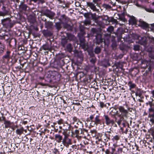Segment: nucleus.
I'll list each match as a JSON object with an SVG mask.
<instances>
[{
  "label": "nucleus",
  "instance_id": "1",
  "mask_svg": "<svg viewBox=\"0 0 154 154\" xmlns=\"http://www.w3.org/2000/svg\"><path fill=\"white\" fill-rule=\"evenodd\" d=\"M120 113L118 111L116 112V115L119 117H122V118L124 117H126L128 114V110L125 109L123 106H120L118 107Z\"/></svg>",
  "mask_w": 154,
  "mask_h": 154
},
{
  "label": "nucleus",
  "instance_id": "2",
  "mask_svg": "<svg viewBox=\"0 0 154 154\" xmlns=\"http://www.w3.org/2000/svg\"><path fill=\"white\" fill-rule=\"evenodd\" d=\"M43 14L50 19H52L55 15V14L49 11H46L43 13Z\"/></svg>",
  "mask_w": 154,
  "mask_h": 154
},
{
  "label": "nucleus",
  "instance_id": "3",
  "mask_svg": "<svg viewBox=\"0 0 154 154\" xmlns=\"http://www.w3.org/2000/svg\"><path fill=\"white\" fill-rule=\"evenodd\" d=\"M11 52L10 51L8 50L6 52V54L3 56V60L4 62H8L11 58L10 54Z\"/></svg>",
  "mask_w": 154,
  "mask_h": 154
},
{
  "label": "nucleus",
  "instance_id": "4",
  "mask_svg": "<svg viewBox=\"0 0 154 154\" xmlns=\"http://www.w3.org/2000/svg\"><path fill=\"white\" fill-rule=\"evenodd\" d=\"M104 116L105 120L106 123L107 125H109L110 124L113 125L114 124V120L111 119L108 115H104Z\"/></svg>",
  "mask_w": 154,
  "mask_h": 154
},
{
  "label": "nucleus",
  "instance_id": "5",
  "mask_svg": "<svg viewBox=\"0 0 154 154\" xmlns=\"http://www.w3.org/2000/svg\"><path fill=\"white\" fill-rule=\"evenodd\" d=\"M138 25L144 29L147 28L149 27V25L147 23L141 20H139Z\"/></svg>",
  "mask_w": 154,
  "mask_h": 154
},
{
  "label": "nucleus",
  "instance_id": "6",
  "mask_svg": "<svg viewBox=\"0 0 154 154\" xmlns=\"http://www.w3.org/2000/svg\"><path fill=\"white\" fill-rule=\"evenodd\" d=\"M1 22L3 25H9L10 24L11 20L9 18H8L2 20Z\"/></svg>",
  "mask_w": 154,
  "mask_h": 154
},
{
  "label": "nucleus",
  "instance_id": "7",
  "mask_svg": "<svg viewBox=\"0 0 154 154\" xmlns=\"http://www.w3.org/2000/svg\"><path fill=\"white\" fill-rule=\"evenodd\" d=\"M101 120L100 119V116L97 115L95 118L94 120L93 121V122H94V125H97L100 122Z\"/></svg>",
  "mask_w": 154,
  "mask_h": 154
},
{
  "label": "nucleus",
  "instance_id": "8",
  "mask_svg": "<svg viewBox=\"0 0 154 154\" xmlns=\"http://www.w3.org/2000/svg\"><path fill=\"white\" fill-rule=\"evenodd\" d=\"M4 124L5 125V128H6L10 127L12 123L10 121L4 120Z\"/></svg>",
  "mask_w": 154,
  "mask_h": 154
},
{
  "label": "nucleus",
  "instance_id": "9",
  "mask_svg": "<svg viewBox=\"0 0 154 154\" xmlns=\"http://www.w3.org/2000/svg\"><path fill=\"white\" fill-rule=\"evenodd\" d=\"M137 21L134 17H132L129 20V22L131 24L133 25L136 24Z\"/></svg>",
  "mask_w": 154,
  "mask_h": 154
},
{
  "label": "nucleus",
  "instance_id": "10",
  "mask_svg": "<svg viewBox=\"0 0 154 154\" xmlns=\"http://www.w3.org/2000/svg\"><path fill=\"white\" fill-rule=\"evenodd\" d=\"M55 138L56 140L58 143H60L61 142L62 139V136L56 134L55 135Z\"/></svg>",
  "mask_w": 154,
  "mask_h": 154
},
{
  "label": "nucleus",
  "instance_id": "11",
  "mask_svg": "<svg viewBox=\"0 0 154 154\" xmlns=\"http://www.w3.org/2000/svg\"><path fill=\"white\" fill-rule=\"evenodd\" d=\"M150 107L148 109V114L149 115H154V108L152 107L151 104H150Z\"/></svg>",
  "mask_w": 154,
  "mask_h": 154
},
{
  "label": "nucleus",
  "instance_id": "12",
  "mask_svg": "<svg viewBox=\"0 0 154 154\" xmlns=\"http://www.w3.org/2000/svg\"><path fill=\"white\" fill-rule=\"evenodd\" d=\"M63 144L67 146H68L69 145H71L72 144L71 140V139L68 138L67 140L65 141L63 143Z\"/></svg>",
  "mask_w": 154,
  "mask_h": 154
},
{
  "label": "nucleus",
  "instance_id": "13",
  "mask_svg": "<svg viewBox=\"0 0 154 154\" xmlns=\"http://www.w3.org/2000/svg\"><path fill=\"white\" fill-rule=\"evenodd\" d=\"M87 5L88 6H89L91 9L93 10V11H96V8L95 5L91 2H88V3Z\"/></svg>",
  "mask_w": 154,
  "mask_h": 154
},
{
  "label": "nucleus",
  "instance_id": "14",
  "mask_svg": "<svg viewBox=\"0 0 154 154\" xmlns=\"http://www.w3.org/2000/svg\"><path fill=\"white\" fill-rule=\"evenodd\" d=\"M45 24L46 27L48 28H51L53 26V23L51 22L46 21Z\"/></svg>",
  "mask_w": 154,
  "mask_h": 154
},
{
  "label": "nucleus",
  "instance_id": "15",
  "mask_svg": "<svg viewBox=\"0 0 154 154\" xmlns=\"http://www.w3.org/2000/svg\"><path fill=\"white\" fill-rule=\"evenodd\" d=\"M54 79H55L57 80L60 79L61 77V75L59 73L55 72H54Z\"/></svg>",
  "mask_w": 154,
  "mask_h": 154
},
{
  "label": "nucleus",
  "instance_id": "16",
  "mask_svg": "<svg viewBox=\"0 0 154 154\" xmlns=\"http://www.w3.org/2000/svg\"><path fill=\"white\" fill-rule=\"evenodd\" d=\"M24 131L23 128V127L21 128L20 129H17L16 130V133L17 134L20 135L23 133Z\"/></svg>",
  "mask_w": 154,
  "mask_h": 154
},
{
  "label": "nucleus",
  "instance_id": "17",
  "mask_svg": "<svg viewBox=\"0 0 154 154\" xmlns=\"http://www.w3.org/2000/svg\"><path fill=\"white\" fill-rule=\"evenodd\" d=\"M148 118H149V121L152 124H154V115H148Z\"/></svg>",
  "mask_w": 154,
  "mask_h": 154
},
{
  "label": "nucleus",
  "instance_id": "18",
  "mask_svg": "<svg viewBox=\"0 0 154 154\" xmlns=\"http://www.w3.org/2000/svg\"><path fill=\"white\" fill-rule=\"evenodd\" d=\"M66 49L69 52H71L72 49V47L70 44H69L66 46Z\"/></svg>",
  "mask_w": 154,
  "mask_h": 154
},
{
  "label": "nucleus",
  "instance_id": "19",
  "mask_svg": "<svg viewBox=\"0 0 154 154\" xmlns=\"http://www.w3.org/2000/svg\"><path fill=\"white\" fill-rule=\"evenodd\" d=\"M5 48L4 45L0 42V53H2L4 52V50Z\"/></svg>",
  "mask_w": 154,
  "mask_h": 154
},
{
  "label": "nucleus",
  "instance_id": "20",
  "mask_svg": "<svg viewBox=\"0 0 154 154\" xmlns=\"http://www.w3.org/2000/svg\"><path fill=\"white\" fill-rule=\"evenodd\" d=\"M128 85L130 87V90H131V89L134 88L136 86V85L134 83H132L131 82H129L128 83Z\"/></svg>",
  "mask_w": 154,
  "mask_h": 154
},
{
  "label": "nucleus",
  "instance_id": "21",
  "mask_svg": "<svg viewBox=\"0 0 154 154\" xmlns=\"http://www.w3.org/2000/svg\"><path fill=\"white\" fill-rule=\"evenodd\" d=\"M120 138V136L119 135H116L114 136L112 138L113 141H117L119 140Z\"/></svg>",
  "mask_w": 154,
  "mask_h": 154
},
{
  "label": "nucleus",
  "instance_id": "22",
  "mask_svg": "<svg viewBox=\"0 0 154 154\" xmlns=\"http://www.w3.org/2000/svg\"><path fill=\"white\" fill-rule=\"evenodd\" d=\"M55 26L58 30H59L61 28V24L59 22L56 23Z\"/></svg>",
  "mask_w": 154,
  "mask_h": 154
},
{
  "label": "nucleus",
  "instance_id": "23",
  "mask_svg": "<svg viewBox=\"0 0 154 154\" xmlns=\"http://www.w3.org/2000/svg\"><path fill=\"white\" fill-rule=\"evenodd\" d=\"M69 132H68V130L67 129L63 130V131L62 133V134L64 135H69Z\"/></svg>",
  "mask_w": 154,
  "mask_h": 154
},
{
  "label": "nucleus",
  "instance_id": "24",
  "mask_svg": "<svg viewBox=\"0 0 154 154\" xmlns=\"http://www.w3.org/2000/svg\"><path fill=\"white\" fill-rule=\"evenodd\" d=\"M107 31L110 32H111L113 30V28L112 26L109 27L107 29Z\"/></svg>",
  "mask_w": 154,
  "mask_h": 154
},
{
  "label": "nucleus",
  "instance_id": "25",
  "mask_svg": "<svg viewBox=\"0 0 154 154\" xmlns=\"http://www.w3.org/2000/svg\"><path fill=\"white\" fill-rule=\"evenodd\" d=\"M43 49L44 50H48L50 49L48 45H45L43 46Z\"/></svg>",
  "mask_w": 154,
  "mask_h": 154
},
{
  "label": "nucleus",
  "instance_id": "26",
  "mask_svg": "<svg viewBox=\"0 0 154 154\" xmlns=\"http://www.w3.org/2000/svg\"><path fill=\"white\" fill-rule=\"evenodd\" d=\"M145 9L147 12H152L154 13V10L150 8H145Z\"/></svg>",
  "mask_w": 154,
  "mask_h": 154
},
{
  "label": "nucleus",
  "instance_id": "27",
  "mask_svg": "<svg viewBox=\"0 0 154 154\" xmlns=\"http://www.w3.org/2000/svg\"><path fill=\"white\" fill-rule=\"evenodd\" d=\"M100 51V49L99 48H96L95 50V52L97 54L99 53Z\"/></svg>",
  "mask_w": 154,
  "mask_h": 154
},
{
  "label": "nucleus",
  "instance_id": "28",
  "mask_svg": "<svg viewBox=\"0 0 154 154\" xmlns=\"http://www.w3.org/2000/svg\"><path fill=\"white\" fill-rule=\"evenodd\" d=\"M100 107L101 108H103L104 107H105L106 106V105L103 102H100Z\"/></svg>",
  "mask_w": 154,
  "mask_h": 154
},
{
  "label": "nucleus",
  "instance_id": "29",
  "mask_svg": "<svg viewBox=\"0 0 154 154\" xmlns=\"http://www.w3.org/2000/svg\"><path fill=\"white\" fill-rule=\"evenodd\" d=\"M3 12H6V14H7L8 13V11L6 10V8L5 6H3L2 8Z\"/></svg>",
  "mask_w": 154,
  "mask_h": 154
},
{
  "label": "nucleus",
  "instance_id": "30",
  "mask_svg": "<svg viewBox=\"0 0 154 154\" xmlns=\"http://www.w3.org/2000/svg\"><path fill=\"white\" fill-rule=\"evenodd\" d=\"M76 124L77 125H75V126L77 128H78L79 127L78 125L82 126V122H79V120H78V122H77L76 123Z\"/></svg>",
  "mask_w": 154,
  "mask_h": 154
},
{
  "label": "nucleus",
  "instance_id": "31",
  "mask_svg": "<svg viewBox=\"0 0 154 154\" xmlns=\"http://www.w3.org/2000/svg\"><path fill=\"white\" fill-rule=\"evenodd\" d=\"M69 135H64V137L63 139V140L62 141V143H63L65 141H66V140H67V139H68V137L69 136Z\"/></svg>",
  "mask_w": 154,
  "mask_h": 154
},
{
  "label": "nucleus",
  "instance_id": "32",
  "mask_svg": "<svg viewBox=\"0 0 154 154\" xmlns=\"http://www.w3.org/2000/svg\"><path fill=\"white\" fill-rule=\"evenodd\" d=\"M124 119V118H122V117H120V119L117 122V123L119 125H120L122 121Z\"/></svg>",
  "mask_w": 154,
  "mask_h": 154
},
{
  "label": "nucleus",
  "instance_id": "33",
  "mask_svg": "<svg viewBox=\"0 0 154 154\" xmlns=\"http://www.w3.org/2000/svg\"><path fill=\"white\" fill-rule=\"evenodd\" d=\"M134 49L135 51H137L139 49V46L138 45H135L134 46Z\"/></svg>",
  "mask_w": 154,
  "mask_h": 154
},
{
  "label": "nucleus",
  "instance_id": "34",
  "mask_svg": "<svg viewBox=\"0 0 154 154\" xmlns=\"http://www.w3.org/2000/svg\"><path fill=\"white\" fill-rule=\"evenodd\" d=\"M94 115H91L89 117V118L90 119V120L91 121V122H93V121L94 120Z\"/></svg>",
  "mask_w": 154,
  "mask_h": 154
},
{
  "label": "nucleus",
  "instance_id": "35",
  "mask_svg": "<svg viewBox=\"0 0 154 154\" xmlns=\"http://www.w3.org/2000/svg\"><path fill=\"white\" fill-rule=\"evenodd\" d=\"M63 120L62 119H60L59 120H58V121L57 122V123L58 124L60 125L62 124H63Z\"/></svg>",
  "mask_w": 154,
  "mask_h": 154
},
{
  "label": "nucleus",
  "instance_id": "36",
  "mask_svg": "<svg viewBox=\"0 0 154 154\" xmlns=\"http://www.w3.org/2000/svg\"><path fill=\"white\" fill-rule=\"evenodd\" d=\"M6 12H3L2 11H0V16H4L6 15Z\"/></svg>",
  "mask_w": 154,
  "mask_h": 154
},
{
  "label": "nucleus",
  "instance_id": "37",
  "mask_svg": "<svg viewBox=\"0 0 154 154\" xmlns=\"http://www.w3.org/2000/svg\"><path fill=\"white\" fill-rule=\"evenodd\" d=\"M61 42L63 45L64 46V45L67 42L65 39H63L62 40Z\"/></svg>",
  "mask_w": 154,
  "mask_h": 154
},
{
  "label": "nucleus",
  "instance_id": "38",
  "mask_svg": "<svg viewBox=\"0 0 154 154\" xmlns=\"http://www.w3.org/2000/svg\"><path fill=\"white\" fill-rule=\"evenodd\" d=\"M105 152L106 154H112L111 152H110L109 150L108 149H107Z\"/></svg>",
  "mask_w": 154,
  "mask_h": 154
},
{
  "label": "nucleus",
  "instance_id": "39",
  "mask_svg": "<svg viewBox=\"0 0 154 154\" xmlns=\"http://www.w3.org/2000/svg\"><path fill=\"white\" fill-rule=\"evenodd\" d=\"M92 17L93 18V19H94V20H97V17H96L95 15H92Z\"/></svg>",
  "mask_w": 154,
  "mask_h": 154
},
{
  "label": "nucleus",
  "instance_id": "40",
  "mask_svg": "<svg viewBox=\"0 0 154 154\" xmlns=\"http://www.w3.org/2000/svg\"><path fill=\"white\" fill-rule=\"evenodd\" d=\"M73 120L74 121V122H78V119H77V118L76 117H74L73 118Z\"/></svg>",
  "mask_w": 154,
  "mask_h": 154
},
{
  "label": "nucleus",
  "instance_id": "41",
  "mask_svg": "<svg viewBox=\"0 0 154 154\" xmlns=\"http://www.w3.org/2000/svg\"><path fill=\"white\" fill-rule=\"evenodd\" d=\"M75 133L77 135H79V131L78 130H75Z\"/></svg>",
  "mask_w": 154,
  "mask_h": 154
},
{
  "label": "nucleus",
  "instance_id": "42",
  "mask_svg": "<svg viewBox=\"0 0 154 154\" xmlns=\"http://www.w3.org/2000/svg\"><path fill=\"white\" fill-rule=\"evenodd\" d=\"M90 23V21H87L85 22V24L86 25L87 24H89Z\"/></svg>",
  "mask_w": 154,
  "mask_h": 154
},
{
  "label": "nucleus",
  "instance_id": "43",
  "mask_svg": "<svg viewBox=\"0 0 154 154\" xmlns=\"http://www.w3.org/2000/svg\"><path fill=\"white\" fill-rule=\"evenodd\" d=\"M112 152H111L112 154H113L114 153V151H115V148H112Z\"/></svg>",
  "mask_w": 154,
  "mask_h": 154
},
{
  "label": "nucleus",
  "instance_id": "44",
  "mask_svg": "<svg viewBox=\"0 0 154 154\" xmlns=\"http://www.w3.org/2000/svg\"><path fill=\"white\" fill-rule=\"evenodd\" d=\"M40 2L43 3L45 2V0H38Z\"/></svg>",
  "mask_w": 154,
  "mask_h": 154
},
{
  "label": "nucleus",
  "instance_id": "45",
  "mask_svg": "<svg viewBox=\"0 0 154 154\" xmlns=\"http://www.w3.org/2000/svg\"><path fill=\"white\" fill-rule=\"evenodd\" d=\"M136 6H138V7H142V6L140 5L138 3H137L136 4Z\"/></svg>",
  "mask_w": 154,
  "mask_h": 154
},
{
  "label": "nucleus",
  "instance_id": "46",
  "mask_svg": "<svg viewBox=\"0 0 154 154\" xmlns=\"http://www.w3.org/2000/svg\"><path fill=\"white\" fill-rule=\"evenodd\" d=\"M91 62L94 63L95 62V61L94 59H92L91 60Z\"/></svg>",
  "mask_w": 154,
  "mask_h": 154
},
{
  "label": "nucleus",
  "instance_id": "47",
  "mask_svg": "<svg viewBox=\"0 0 154 154\" xmlns=\"http://www.w3.org/2000/svg\"><path fill=\"white\" fill-rule=\"evenodd\" d=\"M151 93L152 94L153 97H154V90L151 91Z\"/></svg>",
  "mask_w": 154,
  "mask_h": 154
},
{
  "label": "nucleus",
  "instance_id": "48",
  "mask_svg": "<svg viewBox=\"0 0 154 154\" xmlns=\"http://www.w3.org/2000/svg\"><path fill=\"white\" fill-rule=\"evenodd\" d=\"M147 115V113L146 112H145L144 113L143 115L144 116H145V115L146 116V115Z\"/></svg>",
  "mask_w": 154,
  "mask_h": 154
},
{
  "label": "nucleus",
  "instance_id": "49",
  "mask_svg": "<svg viewBox=\"0 0 154 154\" xmlns=\"http://www.w3.org/2000/svg\"><path fill=\"white\" fill-rule=\"evenodd\" d=\"M34 2H36L37 1H38V0H32Z\"/></svg>",
  "mask_w": 154,
  "mask_h": 154
},
{
  "label": "nucleus",
  "instance_id": "50",
  "mask_svg": "<svg viewBox=\"0 0 154 154\" xmlns=\"http://www.w3.org/2000/svg\"><path fill=\"white\" fill-rule=\"evenodd\" d=\"M57 1L60 2V3H61V0H57Z\"/></svg>",
  "mask_w": 154,
  "mask_h": 154
},
{
  "label": "nucleus",
  "instance_id": "51",
  "mask_svg": "<svg viewBox=\"0 0 154 154\" xmlns=\"http://www.w3.org/2000/svg\"><path fill=\"white\" fill-rule=\"evenodd\" d=\"M151 26H152L154 27V23L152 24Z\"/></svg>",
  "mask_w": 154,
  "mask_h": 154
},
{
  "label": "nucleus",
  "instance_id": "52",
  "mask_svg": "<svg viewBox=\"0 0 154 154\" xmlns=\"http://www.w3.org/2000/svg\"><path fill=\"white\" fill-rule=\"evenodd\" d=\"M26 122H24V123H24V124H25L26 123Z\"/></svg>",
  "mask_w": 154,
  "mask_h": 154
},
{
  "label": "nucleus",
  "instance_id": "53",
  "mask_svg": "<svg viewBox=\"0 0 154 154\" xmlns=\"http://www.w3.org/2000/svg\"><path fill=\"white\" fill-rule=\"evenodd\" d=\"M152 5H154V2H153V3H152Z\"/></svg>",
  "mask_w": 154,
  "mask_h": 154
},
{
  "label": "nucleus",
  "instance_id": "54",
  "mask_svg": "<svg viewBox=\"0 0 154 154\" xmlns=\"http://www.w3.org/2000/svg\"><path fill=\"white\" fill-rule=\"evenodd\" d=\"M129 2H130V0H129ZM130 2H132V1H130Z\"/></svg>",
  "mask_w": 154,
  "mask_h": 154
},
{
  "label": "nucleus",
  "instance_id": "55",
  "mask_svg": "<svg viewBox=\"0 0 154 154\" xmlns=\"http://www.w3.org/2000/svg\"><path fill=\"white\" fill-rule=\"evenodd\" d=\"M115 126H116H116H117V125H116V124H115Z\"/></svg>",
  "mask_w": 154,
  "mask_h": 154
},
{
  "label": "nucleus",
  "instance_id": "56",
  "mask_svg": "<svg viewBox=\"0 0 154 154\" xmlns=\"http://www.w3.org/2000/svg\"><path fill=\"white\" fill-rule=\"evenodd\" d=\"M63 113V114H64V112H63V113Z\"/></svg>",
  "mask_w": 154,
  "mask_h": 154
},
{
  "label": "nucleus",
  "instance_id": "57",
  "mask_svg": "<svg viewBox=\"0 0 154 154\" xmlns=\"http://www.w3.org/2000/svg\"><path fill=\"white\" fill-rule=\"evenodd\" d=\"M79 53L81 54V52H79Z\"/></svg>",
  "mask_w": 154,
  "mask_h": 154
},
{
  "label": "nucleus",
  "instance_id": "58",
  "mask_svg": "<svg viewBox=\"0 0 154 154\" xmlns=\"http://www.w3.org/2000/svg\"><path fill=\"white\" fill-rule=\"evenodd\" d=\"M153 32H154V29L153 30Z\"/></svg>",
  "mask_w": 154,
  "mask_h": 154
},
{
  "label": "nucleus",
  "instance_id": "59",
  "mask_svg": "<svg viewBox=\"0 0 154 154\" xmlns=\"http://www.w3.org/2000/svg\"><path fill=\"white\" fill-rule=\"evenodd\" d=\"M17 0V1H18L19 0Z\"/></svg>",
  "mask_w": 154,
  "mask_h": 154
}]
</instances>
